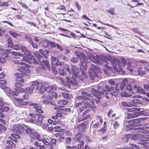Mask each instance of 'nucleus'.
<instances>
[{
  "label": "nucleus",
  "instance_id": "obj_3",
  "mask_svg": "<svg viewBox=\"0 0 149 149\" xmlns=\"http://www.w3.org/2000/svg\"><path fill=\"white\" fill-rule=\"evenodd\" d=\"M98 91L92 88L91 89L90 92L93 95L97 97V99H95V100L97 104L100 101V100L102 96L105 94V96L107 99L109 98L113 95L111 94V93H107L106 91L104 89V87H101L100 86L97 87Z\"/></svg>",
  "mask_w": 149,
  "mask_h": 149
},
{
  "label": "nucleus",
  "instance_id": "obj_20",
  "mask_svg": "<svg viewBox=\"0 0 149 149\" xmlns=\"http://www.w3.org/2000/svg\"><path fill=\"white\" fill-rule=\"evenodd\" d=\"M146 118H142L135 119L134 122H133V125L134 127L138 126L141 125L140 123L142 122L144 120H145Z\"/></svg>",
  "mask_w": 149,
  "mask_h": 149
},
{
  "label": "nucleus",
  "instance_id": "obj_56",
  "mask_svg": "<svg viewBox=\"0 0 149 149\" xmlns=\"http://www.w3.org/2000/svg\"><path fill=\"white\" fill-rule=\"evenodd\" d=\"M84 142L82 140H81L80 143L77 145V149H81L82 147L84 146Z\"/></svg>",
  "mask_w": 149,
  "mask_h": 149
},
{
  "label": "nucleus",
  "instance_id": "obj_34",
  "mask_svg": "<svg viewBox=\"0 0 149 149\" xmlns=\"http://www.w3.org/2000/svg\"><path fill=\"white\" fill-rule=\"evenodd\" d=\"M89 74L91 79L92 80H94L95 77H97V74L94 70L90 72Z\"/></svg>",
  "mask_w": 149,
  "mask_h": 149
},
{
  "label": "nucleus",
  "instance_id": "obj_14",
  "mask_svg": "<svg viewBox=\"0 0 149 149\" xmlns=\"http://www.w3.org/2000/svg\"><path fill=\"white\" fill-rule=\"evenodd\" d=\"M40 65L43 69H48L49 67V63L48 61L42 59V60L40 59L39 60Z\"/></svg>",
  "mask_w": 149,
  "mask_h": 149
},
{
  "label": "nucleus",
  "instance_id": "obj_35",
  "mask_svg": "<svg viewBox=\"0 0 149 149\" xmlns=\"http://www.w3.org/2000/svg\"><path fill=\"white\" fill-rule=\"evenodd\" d=\"M107 131V127L106 126L104 125L103 127L101 129L98 130L97 132H98L99 134H102L105 133Z\"/></svg>",
  "mask_w": 149,
  "mask_h": 149
},
{
  "label": "nucleus",
  "instance_id": "obj_60",
  "mask_svg": "<svg viewBox=\"0 0 149 149\" xmlns=\"http://www.w3.org/2000/svg\"><path fill=\"white\" fill-rule=\"evenodd\" d=\"M6 62V60L3 57L0 56V63H4Z\"/></svg>",
  "mask_w": 149,
  "mask_h": 149
},
{
  "label": "nucleus",
  "instance_id": "obj_33",
  "mask_svg": "<svg viewBox=\"0 0 149 149\" xmlns=\"http://www.w3.org/2000/svg\"><path fill=\"white\" fill-rule=\"evenodd\" d=\"M20 125L19 124H16L13 126L14 131L16 133H21L20 129L19 127Z\"/></svg>",
  "mask_w": 149,
  "mask_h": 149
},
{
  "label": "nucleus",
  "instance_id": "obj_22",
  "mask_svg": "<svg viewBox=\"0 0 149 149\" xmlns=\"http://www.w3.org/2000/svg\"><path fill=\"white\" fill-rule=\"evenodd\" d=\"M18 70L19 72H21L24 75H26V73L31 72V71L27 68L23 66H21L20 68H18Z\"/></svg>",
  "mask_w": 149,
  "mask_h": 149
},
{
  "label": "nucleus",
  "instance_id": "obj_18",
  "mask_svg": "<svg viewBox=\"0 0 149 149\" xmlns=\"http://www.w3.org/2000/svg\"><path fill=\"white\" fill-rule=\"evenodd\" d=\"M36 116L38 117V120L36 122V124L38 125H41L42 123V120L44 118L43 115H42L40 112H38V113H35Z\"/></svg>",
  "mask_w": 149,
  "mask_h": 149
},
{
  "label": "nucleus",
  "instance_id": "obj_27",
  "mask_svg": "<svg viewBox=\"0 0 149 149\" xmlns=\"http://www.w3.org/2000/svg\"><path fill=\"white\" fill-rule=\"evenodd\" d=\"M142 125L143 126V127L137 128V130H138V132L142 133L144 132L143 130L149 128V126L146 123H142Z\"/></svg>",
  "mask_w": 149,
  "mask_h": 149
},
{
  "label": "nucleus",
  "instance_id": "obj_17",
  "mask_svg": "<svg viewBox=\"0 0 149 149\" xmlns=\"http://www.w3.org/2000/svg\"><path fill=\"white\" fill-rule=\"evenodd\" d=\"M71 69L72 74L73 76V77L77 78V73H79V69L73 65H72Z\"/></svg>",
  "mask_w": 149,
  "mask_h": 149
},
{
  "label": "nucleus",
  "instance_id": "obj_11",
  "mask_svg": "<svg viewBox=\"0 0 149 149\" xmlns=\"http://www.w3.org/2000/svg\"><path fill=\"white\" fill-rule=\"evenodd\" d=\"M27 58L31 61V63H33L34 64H37L38 65V62L34 56L33 55V53L31 51L28 50L24 54Z\"/></svg>",
  "mask_w": 149,
  "mask_h": 149
},
{
  "label": "nucleus",
  "instance_id": "obj_39",
  "mask_svg": "<svg viewBox=\"0 0 149 149\" xmlns=\"http://www.w3.org/2000/svg\"><path fill=\"white\" fill-rule=\"evenodd\" d=\"M127 110L128 112H133L136 111H138L139 109L134 107H130L129 108H127Z\"/></svg>",
  "mask_w": 149,
  "mask_h": 149
},
{
  "label": "nucleus",
  "instance_id": "obj_40",
  "mask_svg": "<svg viewBox=\"0 0 149 149\" xmlns=\"http://www.w3.org/2000/svg\"><path fill=\"white\" fill-rule=\"evenodd\" d=\"M20 48L22 52L24 53L23 54H24V53H26L28 50L27 48L24 45H21Z\"/></svg>",
  "mask_w": 149,
  "mask_h": 149
},
{
  "label": "nucleus",
  "instance_id": "obj_54",
  "mask_svg": "<svg viewBox=\"0 0 149 149\" xmlns=\"http://www.w3.org/2000/svg\"><path fill=\"white\" fill-rule=\"evenodd\" d=\"M119 126L120 124L117 121H115L114 122L113 124V126L114 129H117L119 127Z\"/></svg>",
  "mask_w": 149,
  "mask_h": 149
},
{
  "label": "nucleus",
  "instance_id": "obj_29",
  "mask_svg": "<svg viewBox=\"0 0 149 149\" xmlns=\"http://www.w3.org/2000/svg\"><path fill=\"white\" fill-rule=\"evenodd\" d=\"M79 58H80V61L81 63V65L80 66L81 69H84L85 70H86L87 69V67L86 63H85L86 62L85 58L84 60H82V58H81L80 56H79Z\"/></svg>",
  "mask_w": 149,
  "mask_h": 149
},
{
  "label": "nucleus",
  "instance_id": "obj_62",
  "mask_svg": "<svg viewBox=\"0 0 149 149\" xmlns=\"http://www.w3.org/2000/svg\"><path fill=\"white\" fill-rule=\"evenodd\" d=\"M13 49L17 50H19L20 49V47L18 45H15L12 47Z\"/></svg>",
  "mask_w": 149,
  "mask_h": 149
},
{
  "label": "nucleus",
  "instance_id": "obj_13",
  "mask_svg": "<svg viewBox=\"0 0 149 149\" xmlns=\"http://www.w3.org/2000/svg\"><path fill=\"white\" fill-rule=\"evenodd\" d=\"M23 86V84L19 82H17L15 83V89L16 92L18 93H21L25 91V90L23 88H21V87Z\"/></svg>",
  "mask_w": 149,
  "mask_h": 149
},
{
  "label": "nucleus",
  "instance_id": "obj_25",
  "mask_svg": "<svg viewBox=\"0 0 149 149\" xmlns=\"http://www.w3.org/2000/svg\"><path fill=\"white\" fill-rule=\"evenodd\" d=\"M86 125L84 123L79 124L76 127L77 129L80 132L84 131Z\"/></svg>",
  "mask_w": 149,
  "mask_h": 149
},
{
  "label": "nucleus",
  "instance_id": "obj_2",
  "mask_svg": "<svg viewBox=\"0 0 149 149\" xmlns=\"http://www.w3.org/2000/svg\"><path fill=\"white\" fill-rule=\"evenodd\" d=\"M83 95H85L87 97L83 96H78L75 98V101L78 102L74 105L75 107H77L80 106V111H83L86 108V105H89L90 104V102L92 104H94V101L93 99L92 95L89 93L83 91V90H80L79 91Z\"/></svg>",
  "mask_w": 149,
  "mask_h": 149
},
{
  "label": "nucleus",
  "instance_id": "obj_26",
  "mask_svg": "<svg viewBox=\"0 0 149 149\" xmlns=\"http://www.w3.org/2000/svg\"><path fill=\"white\" fill-rule=\"evenodd\" d=\"M40 135L37 133L33 132L31 137L33 139L37 140L38 141H41V139L40 138Z\"/></svg>",
  "mask_w": 149,
  "mask_h": 149
},
{
  "label": "nucleus",
  "instance_id": "obj_24",
  "mask_svg": "<svg viewBox=\"0 0 149 149\" xmlns=\"http://www.w3.org/2000/svg\"><path fill=\"white\" fill-rule=\"evenodd\" d=\"M141 112H132L130 113L127 112V118H131L139 116L141 114Z\"/></svg>",
  "mask_w": 149,
  "mask_h": 149
},
{
  "label": "nucleus",
  "instance_id": "obj_8",
  "mask_svg": "<svg viewBox=\"0 0 149 149\" xmlns=\"http://www.w3.org/2000/svg\"><path fill=\"white\" fill-rule=\"evenodd\" d=\"M0 87L4 90L7 95L10 98H12L13 96L17 94L16 92H13L12 89L6 87L5 84L0 85Z\"/></svg>",
  "mask_w": 149,
  "mask_h": 149
},
{
  "label": "nucleus",
  "instance_id": "obj_64",
  "mask_svg": "<svg viewBox=\"0 0 149 149\" xmlns=\"http://www.w3.org/2000/svg\"><path fill=\"white\" fill-rule=\"evenodd\" d=\"M65 141L66 143L68 144L71 142V139L70 137H68L65 139Z\"/></svg>",
  "mask_w": 149,
  "mask_h": 149
},
{
  "label": "nucleus",
  "instance_id": "obj_28",
  "mask_svg": "<svg viewBox=\"0 0 149 149\" xmlns=\"http://www.w3.org/2000/svg\"><path fill=\"white\" fill-rule=\"evenodd\" d=\"M138 61H139V63L143 64L145 66H146L144 67L146 71L149 72V63L143 60H140Z\"/></svg>",
  "mask_w": 149,
  "mask_h": 149
},
{
  "label": "nucleus",
  "instance_id": "obj_43",
  "mask_svg": "<svg viewBox=\"0 0 149 149\" xmlns=\"http://www.w3.org/2000/svg\"><path fill=\"white\" fill-rule=\"evenodd\" d=\"M58 72L60 75H65L68 74V73L66 72H65V71L64 69H59L58 70Z\"/></svg>",
  "mask_w": 149,
  "mask_h": 149
},
{
  "label": "nucleus",
  "instance_id": "obj_30",
  "mask_svg": "<svg viewBox=\"0 0 149 149\" xmlns=\"http://www.w3.org/2000/svg\"><path fill=\"white\" fill-rule=\"evenodd\" d=\"M133 123L132 121H130L127 123L126 125V126L127 128H129V130H137V128H135L133 125Z\"/></svg>",
  "mask_w": 149,
  "mask_h": 149
},
{
  "label": "nucleus",
  "instance_id": "obj_44",
  "mask_svg": "<svg viewBox=\"0 0 149 149\" xmlns=\"http://www.w3.org/2000/svg\"><path fill=\"white\" fill-rule=\"evenodd\" d=\"M139 63V61H134L132 62L130 64H129L132 67H135L137 66V63Z\"/></svg>",
  "mask_w": 149,
  "mask_h": 149
},
{
  "label": "nucleus",
  "instance_id": "obj_41",
  "mask_svg": "<svg viewBox=\"0 0 149 149\" xmlns=\"http://www.w3.org/2000/svg\"><path fill=\"white\" fill-rule=\"evenodd\" d=\"M8 42V46L9 47H12L13 46V43L12 41L11 38H8L7 39Z\"/></svg>",
  "mask_w": 149,
  "mask_h": 149
},
{
  "label": "nucleus",
  "instance_id": "obj_36",
  "mask_svg": "<svg viewBox=\"0 0 149 149\" xmlns=\"http://www.w3.org/2000/svg\"><path fill=\"white\" fill-rule=\"evenodd\" d=\"M64 70L65 71V72H67V71L68 73L70 75L71 77H73V76L72 75V74L71 71H70L69 66L68 65H66L64 68Z\"/></svg>",
  "mask_w": 149,
  "mask_h": 149
},
{
  "label": "nucleus",
  "instance_id": "obj_9",
  "mask_svg": "<svg viewBox=\"0 0 149 149\" xmlns=\"http://www.w3.org/2000/svg\"><path fill=\"white\" fill-rule=\"evenodd\" d=\"M123 88L124 87L123 85L116 83L115 88L113 87H111V94L114 96L117 95L118 94V92L120 88V90L122 91Z\"/></svg>",
  "mask_w": 149,
  "mask_h": 149
},
{
  "label": "nucleus",
  "instance_id": "obj_4",
  "mask_svg": "<svg viewBox=\"0 0 149 149\" xmlns=\"http://www.w3.org/2000/svg\"><path fill=\"white\" fill-rule=\"evenodd\" d=\"M44 88L43 87L42 83H39L37 81L32 82L30 88L27 87L25 90V92L30 94L32 93L34 90H38L40 93H43V91Z\"/></svg>",
  "mask_w": 149,
  "mask_h": 149
},
{
  "label": "nucleus",
  "instance_id": "obj_47",
  "mask_svg": "<svg viewBox=\"0 0 149 149\" xmlns=\"http://www.w3.org/2000/svg\"><path fill=\"white\" fill-rule=\"evenodd\" d=\"M55 131L57 132H64V130L63 129H61V127L60 126H56L54 127Z\"/></svg>",
  "mask_w": 149,
  "mask_h": 149
},
{
  "label": "nucleus",
  "instance_id": "obj_23",
  "mask_svg": "<svg viewBox=\"0 0 149 149\" xmlns=\"http://www.w3.org/2000/svg\"><path fill=\"white\" fill-rule=\"evenodd\" d=\"M31 106H33V108L34 109L35 111L37 112H39V111L43 112L42 110V108L41 106L38 105L36 103H32L31 104Z\"/></svg>",
  "mask_w": 149,
  "mask_h": 149
},
{
  "label": "nucleus",
  "instance_id": "obj_51",
  "mask_svg": "<svg viewBox=\"0 0 149 149\" xmlns=\"http://www.w3.org/2000/svg\"><path fill=\"white\" fill-rule=\"evenodd\" d=\"M9 110V108L7 107H1V111L0 112H8Z\"/></svg>",
  "mask_w": 149,
  "mask_h": 149
},
{
  "label": "nucleus",
  "instance_id": "obj_12",
  "mask_svg": "<svg viewBox=\"0 0 149 149\" xmlns=\"http://www.w3.org/2000/svg\"><path fill=\"white\" fill-rule=\"evenodd\" d=\"M71 77V76L69 75L68 76H64L63 77H59L58 79H59L60 81L62 84L67 85L68 82H70V81Z\"/></svg>",
  "mask_w": 149,
  "mask_h": 149
},
{
  "label": "nucleus",
  "instance_id": "obj_49",
  "mask_svg": "<svg viewBox=\"0 0 149 149\" xmlns=\"http://www.w3.org/2000/svg\"><path fill=\"white\" fill-rule=\"evenodd\" d=\"M6 143L11 146L15 148L16 147V145L12 141L10 140H7Z\"/></svg>",
  "mask_w": 149,
  "mask_h": 149
},
{
  "label": "nucleus",
  "instance_id": "obj_50",
  "mask_svg": "<svg viewBox=\"0 0 149 149\" xmlns=\"http://www.w3.org/2000/svg\"><path fill=\"white\" fill-rule=\"evenodd\" d=\"M138 74L139 75L143 74H145V71L142 70V68H139L138 69Z\"/></svg>",
  "mask_w": 149,
  "mask_h": 149
},
{
  "label": "nucleus",
  "instance_id": "obj_1",
  "mask_svg": "<svg viewBox=\"0 0 149 149\" xmlns=\"http://www.w3.org/2000/svg\"><path fill=\"white\" fill-rule=\"evenodd\" d=\"M88 57L90 61L99 65H102L104 62L109 64V62H110L116 70H118V68L120 69L126 65V60L122 58L118 60L113 56L108 58L104 56H95L92 54H90Z\"/></svg>",
  "mask_w": 149,
  "mask_h": 149
},
{
  "label": "nucleus",
  "instance_id": "obj_19",
  "mask_svg": "<svg viewBox=\"0 0 149 149\" xmlns=\"http://www.w3.org/2000/svg\"><path fill=\"white\" fill-rule=\"evenodd\" d=\"M79 56H80L81 58H82V60H84L85 58V54L83 53H81L80 54H79L77 56L72 58L71 60V61L74 63H77L79 60L78 58H79Z\"/></svg>",
  "mask_w": 149,
  "mask_h": 149
},
{
  "label": "nucleus",
  "instance_id": "obj_46",
  "mask_svg": "<svg viewBox=\"0 0 149 149\" xmlns=\"http://www.w3.org/2000/svg\"><path fill=\"white\" fill-rule=\"evenodd\" d=\"M62 116V114L61 112H57L56 114V116H53L52 118L53 119H56L58 117H61Z\"/></svg>",
  "mask_w": 149,
  "mask_h": 149
},
{
  "label": "nucleus",
  "instance_id": "obj_59",
  "mask_svg": "<svg viewBox=\"0 0 149 149\" xmlns=\"http://www.w3.org/2000/svg\"><path fill=\"white\" fill-rule=\"evenodd\" d=\"M46 97V99H45L42 102V103L45 104H49L50 102V100L49 99H48L47 97Z\"/></svg>",
  "mask_w": 149,
  "mask_h": 149
},
{
  "label": "nucleus",
  "instance_id": "obj_6",
  "mask_svg": "<svg viewBox=\"0 0 149 149\" xmlns=\"http://www.w3.org/2000/svg\"><path fill=\"white\" fill-rule=\"evenodd\" d=\"M141 96L140 95H133L130 98V101L129 102L131 105L136 106L137 105L139 104H142V101L141 100Z\"/></svg>",
  "mask_w": 149,
  "mask_h": 149
},
{
  "label": "nucleus",
  "instance_id": "obj_58",
  "mask_svg": "<svg viewBox=\"0 0 149 149\" xmlns=\"http://www.w3.org/2000/svg\"><path fill=\"white\" fill-rule=\"evenodd\" d=\"M49 142L51 144L56 145V140L54 139H51L50 141H49Z\"/></svg>",
  "mask_w": 149,
  "mask_h": 149
},
{
  "label": "nucleus",
  "instance_id": "obj_53",
  "mask_svg": "<svg viewBox=\"0 0 149 149\" xmlns=\"http://www.w3.org/2000/svg\"><path fill=\"white\" fill-rule=\"evenodd\" d=\"M47 97L48 99H49L50 100V102L49 103L50 104L54 105H55V104L53 101H52V98L51 96H47Z\"/></svg>",
  "mask_w": 149,
  "mask_h": 149
},
{
  "label": "nucleus",
  "instance_id": "obj_55",
  "mask_svg": "<svg viewBox=\"0 0 149 149\" xmlns=\"http://www.w3.org/2000/svg\"><path fill=\"white\" fill-rule=\"evenodd\" d=\"M32 129L30 128H27L26 129V130L25 132H26L29 135L31 136V135L32 134H31L32 132Z\"/></svg>",
  "mask_w": 149,
  "mask_h": 149
},
{
  "label": "nucleus",
  "instance_id": "obj_63",
  "mask_svg": "<svg viewBox=\"0 0 149 149\" xmlns=\"http://www.w3.org/2000/svg\"><path fill=\"white\" fill-rule=\"evenodd\" d=\"M56 44L54 42H51L49 41V44L51 47H55L56 46Z\"/></svg>",
  "mask_w": 149,
  "mask_h": 149
},
{
  "label": "nucleus",
  "instance_id": "obj_61",
  "mask_svg": "<svg viewBox=\"0 0 149 149\" xmlns=\"http://www.w3.org/2000/svg\"><path fill=\"white\" fill-rule=\"evenodd\" d=\"M122 104L123 106H126L127 107H129L130 106H131L129 102L128 103L126 102H123L122 103Z\"/></svg>",
  "mask_w": 149,
  "mask_h": 149
},
{
  "label": "nucleus",
  "instance_id": "obj_15",
  "mask_svg": "<svg viewBox=\"0 0 149 149\" xmlns=\"http://www.w3.org/2000/svg\"><path fill=\"white\" fill-rule=\"evenodd\" d=\"M24 74L21 72H19L16 73L15 74V76L16 77V80L17 82H24V79L22 78Z\"/></svg>",
  "mask_w": 149,
  "mask_h": 149
},
{
  "label": "nucleus",
  "instance_id": "obj_45",
  "mask_svg": "<svg viewBox=\"0 0 149 149\" xmlns=\"http://www.w3.org/2000/svg\"><path fill=\"white\" fill-rule=\"evenodd\" d=\"M10 34L13 37L15 38L18 36L19 34L17 33L14 32L13 31H9Z\"/></svg>",
  "mask_w": 149,
  "mask_h": 149
},
{
  "label": "nucleus",
  "instance_id": "obj_37",
  "mask_svg": "<svg viewBox=\"0 0 149 149\" xmlns=\"http://www.w3.org/2000/svg\"><path fill=\"white\" fill-rule=\"evenodd\" d=\"M130 136V134H129L124 135L122 137V140L125 142H127L129 140V139H130V137H131Z\"/></svg>",
  "mask_w": 149,
  "mask_h": 149
},
{
  "label": "nucleus",
  "instance_id": "obj_32",
  "mask_svg": "<svg viewBox=\"0 0 149 149\" xmlns=\"http://www.w3.org/2000/svg\"><path fill=\"white\" fill-rule=\"evenodd\" d=\"M13 62L15 64H19V65H17V66L20 67L21 66L24 65L25 66H27L28 65L27 64L21 62L19 61L16 59L13 60Z\"/></svg>",
  "mask_w": 149,
  "mask_h": 149
},
{
  "label": "nucleus",
  "instance_id": "obj_16",
  "mask_svg": "<svg viewBox=\"0 0 149 149\" xmlns=\"http://www.w3.org/2000/svg\"><path fill=\"white\" fill-rule=\"evenodd\" d=\"M134 90L136 91L137 93L141 94H144L145 93V91L141 87L137 86L136 84L132 85Z\"/></svg>",
  "mask_w": 149,
  "mask_h": 149
},
{
  "label": "nucleus",
  "instance_id": "obj_48",
  "mask_svg": "<svg viewBox=\"0 0 149 149\" xmlns=\"http://www.w3.org/2000/svg\"><path fill=\"white\" fill-rule=\"evenodd\" d=\"M68 103L67 101L64 100H59L58 102V103L60 105H65Z\"/></svg>",
  "mask_w": 149,
  "mask_h": 149
},
{
  "label": "nucleus",
  "instance_id": "obj_10",
  "mask_svg": "<svg viewBox=\"0 0 149 149\" xmlns=\"http://www.w3.org/2000/svg\"><path fill=\"white\" fill-rule=\"evenodd\" d=\"M27 58L31 61V63H33L34 64H37L38 65V62L34 56L33 55V53L31 51L28 50L24 54Z\"/></svg>",
  "mask_w": 149,
  "mask_h": 149
},
{
  "label": "nucleus",
  "instance_id": "obj_57",
  "mask_svg": "<svg viewBox=\"0 0 149 149\" xmlns=\"http://www.w3.org/2000/svg\"><path fill=\"white\" fill-rule=\"evenodd\" d=\"M51 70L53 74L56 75L57 73V71L56 68L54 66H52L51 67Z\"/></svg>",
  "mask_w": 149,
  "mask_h": 149
},
{
  "label": "nucleus",
  "instance_id": "obj_7",
  "mask_svg": "<svg viewBox=\"0 0 149 149\" xmlns=\"http://www.w3.org/2000/svg\"><path fill=\"white\" fill-rule=\"evenodd\" d=\"M16 95H15L14 96H12V98H11V99H15V104L17 106L20 107H23L25 105L28 104V103L27 102H24L22 101L23 100L22 99H20L17 97H16L17 96V93Z\"/></svg>",
  "mask_w": 149,
  "mask_h": 149
},
{
  "label": "nucleus",
  "instance_id": "obj_52",
  "mask_svg": "<svg viewBox=\"0 0 149 149\" xmlns=\"http://www.w3.org/2000/svg\"><path fill=\"white\" fill-rule=\"evenodd\" d=\"M75 137L78 141L79 142L80 141L81 137L80 132H79L77 133Z\"/></svg>",
  "mask_w": 149,
  "mask_h": 149
},
{
  "label": "nucleus",
  "instance_id": "obj_5",
  "mask_svg": "<svg viewBox=\"0 0 149 149\" xmlns=\"http://www.w3.org/2000/svg\"><path fill=\"white\" fill-rule=\"evenodd\" d=\"M139 133H136L133 134H130V139L133 140H138L143 141H149V136L146 135H144L141 134L140 132ZM147 145H149V142L146 143Z\"/></svg>",
  "mask_w": 149,
  "mask_h": 149
},
{
  "label": "nucleus",
  "instance_id": "obj_21",
  "mask_svg": "<svg viewBox=\"0 0 149 149\" xmlns=\"http://www.w3.org/2000/svg\"><path fill=\"white\" fill-rule=\"evenodd\" d=\"M43 87L44 88V89L43 91V93H44L45 91H46L48 93H49L52 90H55L56 88V86L55 85L49 86L46 87H45L43 85Z\"/></svg>",
  "mask_w": 149,
  "mask_h": 149
},
{
  "label": "nucleus",
  "instance_id": "obj_38",
  "mask_svg": "<svg viewBox=\"0 0 149 149\" xmlns=\"http://www.w3.org/2000/svg\"><path fill=\"white\" fill-rule=\"evenodd\" d=\"M42 46L45 48L47 47L49 44V41L46 40L42 42Z\"/></svg>",
  "mask_w": 149,
  "mask_h": 149
},
{
  "label": "nucleus",
  "instance_id": "obj_31",
  "mask_svg": "<svg viewBox=\"0 0 149 149\" xmlns=\"http://www.w3.org/2000/svg\"><path fill=\"white\" fill-rule=\"evenodd\" d=\"M54 109L56 110H61L65 112H70L71 111L70 109L69 108H62V107L61 106H57L54 107Z\"/></svg>",
  "mask_w": 149,
  "mask_h": 149
},
{
  "label": "nucleus",
  "instance_id": "obj_42",
  "mask_svg": "<svg viewBox=\"0 0 149 149\" xmlns=\"http://www.w3.org/2000/svg\"><path fill=\"white\" fill-rule=\"evenodd\" d=\"M13 55L15 56L14 57L15 58H17L15 56H23V54H22L19 52H13Z\"/></svg>",
  "mask_w": 149,
  "mask_h": 149
}]
</instances>
